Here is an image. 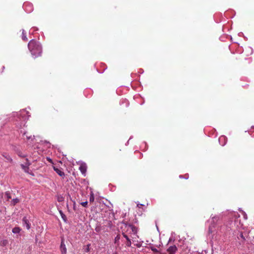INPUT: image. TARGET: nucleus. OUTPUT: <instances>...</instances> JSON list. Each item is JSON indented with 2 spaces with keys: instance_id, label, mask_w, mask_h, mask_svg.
<instances>
[{
  "instance_id": "obj_1",
  "label": "nucleus",
  "mask_w": 254,
  "mask_h": 254,
  "mask_svg": "<svg viewBox=\"0 0 254 254\" xmlns=\"http://www.w3.org/2000/svg\"><path fill=\"white\" fill-rule=\"evenodd\" d=\"M28 47L32 55L36 58L41 55L42 48L41 44L34 39L31 40L28 44Z\"/></svg>"
},
{
  "instance_id": "obj_2",
  "label": "nucleus",
  "mask_w": 254,
  "mask_h": 254,
  "mask_svg": "<svg viewBox=\"0 0 254 254\" xmlns=\"http://www.w3.org/2000/svg\"><path fill=\"white\" fill-rule=\"evenodd\" d=\"M219 219V217L217 216H215L212 217L211 224L208 228V232L209 234H212L214 231V228L217 222Z\"/></svg>"
},
{
  "instance_id": "obj_3",
  "label": "nucleus",
  "mask_w": 254,
  "mask_h": 254,
  "mask_svg": "<svg viewBox=\"0 0 254 254\" xmlns=\"http://www.w3.org/2000/svg\"><path fill=\"white\" fill-rule=\"evenodd\" d=\"M28 114V112L25 111V110H23L22 111H21V112L19 113H16L17 116L20 119L21 118L22 120L23 121H26V120L28 119L29 115H27Z\"/></svg>"
},
{
  "instance_id": "obj_4",
  "label": "nucleus",
  "mask_w": 254,
  "mask_h": 254,
  "mask_svg": "<svg viewBox=\"0 0 254 254\" xmlns=\"http://www.w3.org/2000/svg\"><path fill=\"white\" fill-rule=\"evenodd\" d=\"M60 250L62 254H66V248L64 244V240L63 238L61 239Z\"/></svg>"
},
{
  "instance_id": "obj_5",
  "label": "nucleus",
  "mask_w": 254,
  "mask_h": 254,
  "mask_svg": "<svg viewBox=\"0 0 254 254\" xmlns=\"http://www.w3.org/2000/svg\"><path fill=\"white\" fill-rule=\"evenodd\" d=\"M79 169L80 171L82 174L85 176L87 170L86 164L84 163H81L79 166Z\"/></svg>"
},
{
  "instance_id": "obj_6",
  "label": "nucleus",
  "mask_w": 254,
  "mask_h": 254,
  "mask_svg": "<svg viewBox=\"0 0 254 254\" xmlns=\"http://www.w3.org/2000/svg\"><path fill=\"white\" fill-rule=\"evenodd\" d=\"M22 223L24 226H25L26 229L29 230L30 228L31 224L29 220L27 219L26 217H24L22 219Z\"/></svg>"
},
{
  "instance_id": "obj_7",
  "label": "nucleus",
  "mask_w": 254,
  "mask_h": 254,
  "mask_svg": "<svg viewBox=\"0 0 254 254\" xmlns=\"http://www.w3.org/2000/svg\"><path fill=\"white\" fill-rule=\"evenodd\" d=\"M178 249L175 245L171 246L167 249L168 252L169 254H175L177 252Z\"/></svg>"
},
{
  "instance_id": "obj_8",
  "label": "nucleus",
  "mask_w": 254,
  "mask_h": 254,
  "mask_svg": "<svg viewBox=\"0 0 254 254\" xmlns=\"http://www.w3.org/2000/svg\"><path fill=\"white\" fill-rule=\"evenodd\" d=\"M54 171L61 177H64V173L61 170L56 168V167H54Z\"/></svg>"
},
{
  "instance_id": "obj_9",
  "label": "nucleus",
  "mask_w": 254,
  "mask_h": 254,
  "mask_svg": "<svg viewBox=\"0 0 254 254\" xmlns=\"http://www.w3.org/2000/svg\"><path fill=\"white\" fill-rule=\"evenodd\" d=\"M123 235L124 237L126 239V241H127V243H126V246L127 247H130L131 242L130 239L124 233H123Z\"/></svg>"
},
{
  "instance_id": "obj_10",
  "label": "nucleus",
  "mask_w": 254,
  "mask_h": 254,
  "mask_svg": "<svg viewBox=\"0 0 254 254\" xmlns=\"http://www.w3.org/2000/svg\"><path fill=\"white\" fill-rule=\"evenodd\" d=\"M226 139L224 136H221L219 138V141L222 146H224L226 142Z\"/></svg>"
},
{
  "instance_id": "obj_11",
  "label": "nucleus",
  "mask_w": 254,
  "mask_h": 254,
  "mask_svg": "<svg viewBox=\"0 0 254 254\" xmlns=\"http://www.w3.org/2000/svg\"><path fill=\"white\" fill-rule=\"evenodd\" d=\"M2 156L4 157L7 161L12 163L13 162V160L10 157V156L7 153H3L2 154Z\"/></svg>"
},
{
  "instance_id": "obj_12",
  "label": "nucleus",
  "mask_w": 254,
  "mask_h": 254,
  "mask_svg": "<svg viewBox=\"0 0 254 254\" xmlns=\"http://www.w3.org/2000/svg\"><path fill=\"white\" fill-rule=\"evenodd\" d=\"M8 243V240L6 239H1L0 240V246L2 247L6 246Z\"/></svg>"
},
{
  "instance_id": "obj_13",
  "label": "nucleus",
  "mask_w": 254,
  "mask_h": 254,
  "mask_svg": "<svg viewBox=\"0 0 254 254\" xmlns=\"http://www.w3.org/2000/svg\"><path fill=\"white\" fill-rule=\"evenodd\" d=\"M59 213L63 219V220L65 222H66V220H67V219H66V217L65 216V215L63 213V212L60 210V209H59Z\"/></svg>"
},
{
  "instance_id": "obj_14",
  "label": "nucleus",
  "mask_w": 254,
  "mask_h": 254,
  "mask_svg": "<svg viewBox=\"0 0 254 254\" xmlns=\"http://www.w3.org/2000/svg\"><path fill=\"white\" fill-rule=\"evenodd\" d=\"M19 202V199L17 198H13L11 200L10 204L11 205L14 206L17 203H18Z\"/></svg>"
},
{
  "instance_id": "obj_15",
  "label": "nucleus",
  "mask_w": 254,
  "mask_h": 254,
  "mask_svg": "<svg viewBox=\"0 0 254 254\" xmlns=\"http://www.w3.org/2000/svg\"><path fill=\"white\" fill-rule=\"evenodd\" d=\"M22 39L24 41H27L28 40V39L26 37L25 31L24 29H22Z\"/></svg>"
},
{
  "instance_id": "obj_16",
  "label": "nucleus",
  "mask_w": 254,
  "mask_h": 254,
  "mask_svg": "<svg viewBox=\"0 0 254 254\" xmlns=\"http://www.w3.org/2000/svg\"><path fill=\"white\" fill-rule=\"evenodd\" d=\"M20 231L21 229L19 227H15L12 229V232L14 234H18Z\"/></svg>"
},
{
  "instance_id": "obj_17",
  "label": "nucleus",
  "mask_w": 254,
  "mask_h": 254,
  "mask_svg": "<svg viewBox=\"0 0 254 254\" xmlns=\"http://www.w3.org/2000/svg\"><path fill=\"white\" fill-rule=\"evenodd\" d=\"M26 5L27 4L26 3H24L23 4V7L25 9V10L27 12H30L31 11H32L33 10V7H32V6L31 5H29L28 6L30 7L29 9H27V8H26Z\"/></svg>"
},
{
  "instance_id": "obj_18",
  "label": "nucleus",
  "mask_w": 254,
  "mask_h": 254,
  "mask_svg": "<svg viewBox=\"0 0 254 254\" xmlns=\"http://www.w3.org/2000/svg\"><path fill=\"white\" fill-rule=\"evenodd\" d=\"M21 167L22 169L24 170V171L26 173H28V171L29 170V167L25 165V164H21Z\"/></svg>"
},
{
  "instance_id": "obj_19",
  "label": "nucleus",
  "mask_w": 254,
  "mask_h": 254,
  "mask_svg": "<svg viewBox=\"0 0 254 254\" xmlns=\"http://www.w3.org/2000/svg\"><path fill=\"white\" fill-rule=\"evenodd\" d=\"M128 227L130 228V229L132 230V232L134 234H135V233H136L137 232V229H136V228L134 226H133L132 224H128Z\"/></svg>"
},
{
  "instance_id": "obj_20",
  "label": "nucleus",
  "mask_w": 254,
  "mask_h": 254,
  "mask_svg": "<svg viewBox=\"0 0 254 254\" xmlns=\"http://www.w3.org/2000/svg\"><path fill=\"white\" fill-rule=\"evenodd\" d=\"M64 198L62 195H58L57 196V200L59 202H63L64 201Z\"/></svg>"
},
{
  "instance_id": "obj_21",
  "label": "nucleus",
  "mask_w": 254,
  "mask_h": 254,
  "mask_svg": "<svg viewBox=\"0 0 254 254\" xmlns=\"http://www.w3.org/2000/svg\"><path fill=\"white\" fill-rule=\"evenodd\" d=\"M94 200V193L91 192V193H90V198H89V201L90 202H93Z\"/></svg>"
},
{
  "instance_id": "obj_22",
  "label": "nucleus",
  "mask_w": 254,
  "mask_h": 254,
  "mask_svg": "<svg viewBox=\"0 0 254 254\" xmlns=\"http://www.w3.org/2000/svg\"><path fill=\"white\" fill-rule=\"evenodd\" d=\"M5 195L6 196L7 200H8L11 198L10 193L9 191H6L5 193Z\"/></svg>"
},
{
  "instance_id": "obj_23",
  "label": "nucleus",
  "mask_w": 254,
  "mask_h": 254,
  "mask_svg": "<svg viewBox=\"0 0 254 254\" xmlns=\"http://www.w3.org/2000/svg\"><path fill=\"white\" fill-rule=\"evenodd\" d=\"M90 244H88L86 246V248L85 249V252H89L90 250Z\"/></svg>"
},
{
  "instance_id": "obj_24",
  "label": "nucleus",
  "mask_w": 254,
  "mask_h": 254,
  "mask_svg": "<svg viewBox=\"0 0 254 254\" xmlns=\"http://www.w3.org/2000/svg\"><path fill=\"white\" fill-rule=\"evenodd\" d=\"M150 249L152 251H153L155 253H159L158 250L154 247H151L150 248Z\"/></svg>"
},
{
  "instance_id": "obj_25",
  "label": "nucleus",
  "mask_w": 254,
  "mask_h": 254,
  "mask_svg": "<svg viewBox=\"0 0 254 254\" xmlns=\"http://www.w3.org/2000/svg\"><path fill=\"white\" fill-rule=\"evenodd\" d=\"M87 204L88 202L87 201L81 203V204L84 207H86L87 206Z\"/></svg>"
},
{
  "instance_id": "obj_26",
  "label": "nucleus",
  "mask_w": 254,
  "mask_h": 254,
  "mask_svg": "<svg viewBox=\"0 0 254 254\" xmlns=\"http://www.w3.org/2000/svg\"><path fill=\"white\" fill-rule=\"evenodd\" d=\"M120 239V238L119 235H117L115 238V243H117L119 241Z\"/></svg>"
},
{
  "instance_id": "obj_27",
  "label": "nucleus",
  "mask_w": 254,
  "mask_h": 254,
  "mask_svg": "<svg viewBox=\"0 0 254 254\" xmlns=\"http://www.w3.org/2000/svg\"><path fill=\"white\" fill-rule=\"evenodd\" d=\"M26 162H25V165L29 167L31 165V163H30L28 159H26Z\"/></svg>"
},
{
  "instance_id": "obj_28",
  "label": "nucleus",
  "mask_w": 254,
  "mask_h": 254,
  "mask_svg": "<svg viewBox=\"0 0 254 254\" xmlns=\"http://www.w3.org/2000/svg\"><path fill=\"white\" fill-rule=\"evenodd\" d=\"M95 230L96 232H98L100 231V228L99 227H96L95 228Z\"/></svg>"
},
{
  "instance_id": "obj_29",
  "label": "nucleus",
  "mask_w": 254,
  "mask_h": 254,
  "mask_svg": "<svg viewBox=\"0 0 254 254\" xmlns=\"http://www.w3.org/2000/svg\"><path fill=\"white\" fill-rule=\"evenodd\" d=\"M47 160L49 162H50V163H53V162H52V160L50 158H49V157H47Z\"/></svg>"
},
{
  "instance_id": "obj_30",
  "label": "nucleus",
  "mask_w": 254,
  "mask_h": 254,
  "mask_svg": "<svg viewBox=\"0 0 254 254\" xmlns=\"http://www.w3.org/2000/svg\"><path fill=\"white\" fill-rule=\"evenodd\" d=\"M240 237H241V238H242L243 240H245V238H244V236H243V233H241L240 234Z\"/></svg>"
},
{
  "instance_id": "obj_31",
  "label": "nucleus",
  "mask_w": 254,
  "mask_h": 254,
  "mask_svg": "<svg viewBox=\"0 0 254 254\" xmlns=\"http://www.w3.org/2000/svg\"><path fill=\"white\" fill-rule=\"evenodd\" d=\"M244 218L245 219H247V214L245 213L244 214Z\"/></svg>"
},
{
  "instance_id": "obj_32",
  "label": "nucleus",
  "mask_w": 254,
  "mask_h": 254,
  "mask_svg": "<svg viewBox=\"0 0 254 254\" xmlns=\"http://www.w3.org/2000/svg\"><path fill=\"white\" fill-rule=\"evenodd\" d=\"M26 138L27 139H30L31 138H32V136H26Z\"/></svg>"
},
{
  "instance_id": "obj_33",
  "label": "nucleus",
  "mask_w": 254,
  "mask_h": 254,
  "mask_svg": "<svg viewBox=\"0 0 254 254\" xmlns=\"http://www.w3.org/2000/svg\"><path fill=\"white\" fill-rule=\"evenodd\" d=\"M33 28L34 29V31L38 30V28L37 27H33Z\"/></svg>"
},
{
  "instance_id": "obj_34",
  "label": "nucleus",
  "mask_w": 254,
  "mask_h": 254,
  "mask_svg": "<svg viewBox=\"0 0 254 254\" xmlns=\"http://www.w3.org/2000/svg\"><path fill=\"white\" fill-rule=\"evenodd\" d=\"M142 205V204H137V206L138 207H140V206Z\"/></svg>"
},
{
  "instance_id": "obj_35",
  "label": "nucleus",
  "mask_w": 254,
  "mask_h": 254,
  "mask_svg": "<svg viewBox=\"0 0 254 254\" xmlns=\"http://www.w3.org/2000/svg\"><path fill=\"white\" fill-rule=\"evenodd\" d=\"M142 205V204H137V206L138 207H140V206Z\"/></svg>"
},
{
  "instance_id": "obj_36",
  "label": "nucleus",
  "mask_w": 254,
  "mask_h": 254,
  "mask_svg": "<svg viewBox=\"0 0 254 254\" xmlns=\"http://www.w3.org/2000/svg\"><path fill=\"white\" fill-rule=\"evenodd\" d=\"M27 5H26V7L27 6L28 7V8L27 9H29L30 7L28 6L30 4H29L28 3H26Z\"/></svg>"
},
{
  "instance_id": "obj_37",
  "label": "nucleus",
  "mask_w": 254,
  "mask_h": 254,
  "mask_svg": "<svg viewBox=\"0 0 254 254\" xmlns=\"http://www.w3.org/2000/svg\"><path fill=\"white\" fill-rule=\"evenodd\" d=\"M18 155H19V156H20V157H24V156H22V154H18Z\"/></svg>"
},
{
  "instance_id": "obj_38",
  "label": "nucleus",
  "mask_w": 254,
  "mask_h": 254,
  "mask_svg": "<svg viewBox=\"0 0 254 254\" xmlns=\"http://www.w3.org/2000/svg\"><path fill=\"white\" fill-rule=\"evenodd\" d=\"M186 176H186L185 179H188V175H187Z\"/></svg>"
},
{
  "instance_id": "obj_39",
  "label": "nucleus",
  "mask_w": 254,
  "mask_h": 254,
  "mask_svg": "<svg viewBox=\"0 0 254 254\" xmlns=\"http://www.w3.org/2000/svg\"><path fill=\"white\" fill-rule=\"evenodd\" d=\"M179 177H180V178H183V176H182V175H180V176H179Z\"/></svg>"
},
{
  "instance_id": "obj_40",
  "label": "nucleus",
  "mask_w": 254,
  "mask_h": 254,
  "mask_svg": "<svg viewBox=\"0 0 254 254\" xmlns=\"http://www.w3.org/2000/svg\"><path fill=\"white\" fill-rule=\"evenodd\" d=\"M29 34H33V32H31V31H29Z\"/></svg>"
},
{
  "instance_id": "obj_41",
  "label": "nucleus",
  "mask_w": 254,
  "mask_h": 254,
  "mask_svg": "<svg viewBox=\"0 0 254 254\" xmlns=\"http://www.w3.org/2000/svg\"><path fill=\"white\" fill-rule=\"evenodd\" d=\"M113 254H117V253H115Z\"/></svg>"
}]
</instances>
